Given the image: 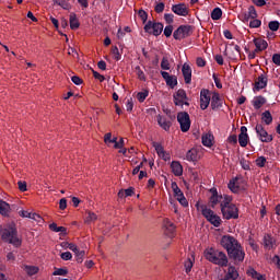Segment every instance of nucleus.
Segmentation results:
<instances>
[{
  "instance_id": "35",
  "label": "nucleus",
  "mask_w": 280,
  "mask_h": 280,
  "mask_svg": "<svg viewBox=\"0 0 280 280\" xmlns=\"http://www.w3.org/2000/svg\"><path fill=\"white\" fill-rule=\"evenodd\" d=\"M261 120L266 126H270V124H272V114H270V110H266L261 114Z\"/></svg>"
},
{
  "instance_id": "10",
  "label": "nucleus",
  "mask_w": 280,
  "mask_h": 280,
  "mask_svg": "<svg viewBox=\"0 0 280 280\" xmlns=\"http://www.w3.org/2000/svg\"><path fill=\"white\" fill-rule=\"evenodd\" d=\"M256 135L259 137V140L262 143H270L272 141V135H269L266 128H264V125H256L255 127Z\"/></svg>"
},
{
  "instance_id": "41",
  "label": "nucleus",
  "mask_w": 280,
  "mask_h": 280,
  "mask_svg": "<svg viewBox=\"0 0 280 280\" xmlns=\"http://www.w3.org/2000/svg\"><path fill=\"white\" fill-rule=\"evenodd\" d=\"M112 56L114 60H121V54L119 52V48L117 46L112 47Z\"/></svg>"
},
{
  "instance_id": "54",
  "label": "nucleus",
  "mask_w": 280,
  "mask_h": 280,
  "mask_svg": "<svg viewBox=\"0 0 280 280\" xmlns=\"http://www.w3.org/2000/svg\"><path fill=\"white\" fill-rule=\"evenodd\" d=\"M257 167H265L266 166V159L264 156H260L256 160Z\"/></svg>"
},
{
  "instance_id": "34",
  "label": "nucleus",
  "mask_w": 280,
  "mask_h": 280,
  "mask_svg": "<svg viewBox=\"0 0 280 280\" xmlns=\"http://www.w3.org/2000/svg\"><path fill=\"white\" fill-rule=\"evenodd\" d=\"M50 231H54V233H62V235H67V228L65 226H58L56 223L49 224Z\"/></svg>"
},
{
  "instance_id": "29",
  "label": "nucleus",
  "mask_w": 280,
  "mask_h": 280,
  "mask_svg": "<svg viewBox=\"0 0 280 280\" xmlns=\"http://www.w3.org/2000/svg\"><path fill=\"white\" fill-rule=\"evenodd\" d=\"M154 148L160 159H163V161H170V153L165 152V149H163V145L155 144Z\"/></svg>"
},
{
  "instance_id": "30",
  "label": "nucleus",
  "mask_w": 280,
  "mask_h": 280,
  "mask_svg": "<svg viewBox=\"0 0 280 280\" xmlns=\"http://www.w3.org/2000/svg\"><path fill=\"white\" fill-rule=\"evenodd\" d=\"M171 170H172L174 176H183V165L179 164V162L173 161L171 163Z\"/></svg>"
},
{
  "instance_id": "13",
  "label": "nucleus",
  "mask_w": 280,
  "mask_h": 280,
  "mask_svg": "<svg viewBox=\"0 0 280 280\" xmlns=\"http://www.w3.org/2000/svg\"><path fill=\"white\" fill-rule=\"evenodd\" d=\"M173 97L175 106H189V102H187V93L185 90H178Z\"/></svg>"
},
{
  "instance_id": "16",
  "label": "nucleus",
  "mask_w": 280,
  "mask_h": 280,
  "mask_svg": "<svg viewBox=\"0 0 280 280\" xmlns=\"http://www.w3.org/2000/svg\"><path fill=\"white\" fill-rule=\"evenodd\" d=\"M209 104H211V95L209 94V90H201L200 92V108L201 110H207L209 108Z\"/></svg>"
},
{
  "instance_id": "31",
  "label": "nucleus",
  "mask_w": 280,
  "mask_h": 280,
  "mask_svg": "<svg viewBox=\"0 0 280 280\" xmlns=\"http://www.w3.org/2000/svg\"><path fill=\"white\" fill-rule=\"evenodd\" d=\"M201 141H202V145H205L206 148H211V145H213V135L211 133L203 135L201 138Z\"/></svg>"
},
{
  "instance_id": "62",
  "label": "nucleus",
  "mask_w": 280,
  "mask_h": 280,
  "mask_svg": "<svg viewBox=\"0 0 280 280\" xmlns=\"http://www.w3.org/2000/svg\"><path fill=\"white\" fill-rule=\"evenodd\" d=\"M61 259L69 261L71 259V252L61 253Z\"/></svg>"
},
{
  "instance_id": "49",
  "label": "nucleus",
  "mask_w": 280,
  "mask_h": 280,
  "mask_svg": "<svg viewBox=\"0 0 280 280\" xmlns=\"http://www.w3.org/2000/svg\"><path fill=\"white\" fill-rule=\"evenodd\" d=\"M71 82H73V84H75L77 86L84 84V80H82V78H80L78 75H72Z\"/></svg>"
},
{
  "instance_id": "27",
  "label": "nucleus",
  "mask_w": 280,
  "mask_h": 280,
  "mask_svg": "<svg viewBox=\"0 0 280 280\" xmlns=\"http://www.w3.org/2000/svg\"><path fill=\"white\" fill-rule=\"evenodd\" d=\"M254 45L256 47L255 51H264V50L268 49V42H266L262 38H255Z\"/></svg>"
},
{
  "instance_id": "47",
  "label": "nucleus",
  "mask_w": 280,
  "mask_h": 280,
  "mask_svg": "<svg viewBox=\"0 0 280 280\" xmlns=\"http://www.w3.org/2000/svg\"><path fill=\"white\" fill-rule=\"evenodd\" d=\"M148 95H149V92H148V91L139 92V93L137 94V100H138V102H140V103L145 102V98L148 97Z\"/></svg>"
},
{
  "instance_id": "33",
  "label": "nucleus",
  "mask_w": 280,
  "mask_h": 280,
  "mask_svg": "<svg viewBox=\"0 0 280 280\" xmlns=\"http://www.w3.org/2000/svg\"><path fill=\"white\" fill-rule=\"evenodd\" d=\"M264 104H266V97L264 96H256L253 101V106L256 110H259Z\"/></svg>"
},
{
  "instance_id": "11",
  "label": "nucleus",
  "mask_w": 280,
  "mask_h": 280,
  "mask_svg": "<svg viewBox=\"0 0 280 280\" xmlns=\"http://www.w3.org/2000/svg\"><path fill=\"white\" fill-rule=\"evenodd\" d=\"M171 187L173 189L176 200H178V202L183 207H187L189 205V202H187V198H185V195L183 194V190H180V188L178 187V184H176V182H173L171 184Z\"/></svg>"
},
{
  "instance_id": "39",
  "label": "nucleus",
  "mask_w": 280,
  "mask_h": 280,
  "mask_svg": "<svg viewBox=\"0 0 280 280\" xmlns=\"http://www.w3.org/2000/svg\"><path fill=\"white\" fill-rule=\"evenodd\" d=\"M97 220V214L95 212H88V215L85 217V223L91 224V222H95Z\"/></svg>"
},
{
  "instance_id": "46",
  "label": "nucleus",
  "mask_w": 280,
  "mask_h": 280,
  "mask_svg": "<svg viewBox=\"0 0 280 280\" xmlns=\"http://www.w3.org/2000/svg\"><path fill=\"white\" fill-rule=\"evenodd\" d=\"M80 27V22L75 18V14L71 15V30H78Z\"/></svg>"
},
{
  "instance_id": "48",
  "label": "nucleus",
  "mask_w": 280,
  "mask_h": 280,
  "mask_svg": "<svg viewBox=\"0 0 280 280\" xmlns=\"http://www.w3.org/2000/svg\"><path fill=\"white\" fill-rule=\"evenodd\" d=\"M279 22L278 21H271L268 24L269 30H271V32H278L279 31Z\"/></svg>"
},
{
  "instance_id": "59",
  "label": "nucleus",
  "mask_w": 280,
  "mask_h": 280,
  "mask_svg": "<svg viewBox=\"0 0 280 280\" xmlns=\"http://www.w3.org/2000/svg\"><path fill=\"white\" fill-rule=\"evenodd\" d=\"M197 67H206L207 61L202 57H198L196 60Z\"/></svg>"
},
{
  "instance_id": "52",
  "label": "nucleus",
  "mask_w": 280,
  "mask_h": 280,
  "mask_svg": "<svg viewBox=\"0 0 280 280\" xmlns=\"http://www.w3.org/2000/svg\"><path fill=\"white\" fill-rule=\"evenodd\" d=\"M172 32H174V26L172 25L165 26L164 36H166V38H170V36H172Z\"/></svg>"
},
{
  "instance_id": "8",
  "label": "nucleus",
  "mask_w": 280,
  "mask_h": 280,
  "mask_svg": "<svg viewBox=\"0 0 280 280\" xmlns=\"http://www.w3.org/2000/svg\"><path fill=\"white\" fill-rule=\"evenodd\" d=\"M144 32L152 34V36H161L163 34V23L149 21L144 25Z\"/></svg>"
},
{
  "instance_id": "44",
  "label": "nucleus",
  "mask_w": 280,
  "mask_h": 280,
  "mask_svg": "<svg viewBox=\"0 0 280 280\" xmlns=\"http://www.w3.org/2000/svg\"><path fill=\"white\" fill-rule=\"evenodd\" d=\"M161 69H163L164 71H170V60L167 59V57L162 58Z\"/></svg>"
},
{
  "instance_id": "45",
  "label": "nucleus",
  "mask_w": 280,
  "mask_h": 280,
  "mask_svg": "<svg viewBox=\"0 0 280 280\" xmlns=\"http://www.w3.org/2000/svg\"><path fill=\"white\" fill-rule=\"evenodd\" d=\"M69 0H54V3L57 5H60V8H63V10H69Z\"/></svg>"
},
{
  "instance_id": "3",
  "label": "nucleus",
  "mask_w": 280,
  "mask_h": 280,
  "mask_svg": "<svg viewBox=\"0 0 280 280\" xmlns=\"http://www.w3.org/2000/svg\"><path fill=\"white\" fill-rule=\"evenodd\" d=\"M221 212L225 220H237L240 218V210L237 206L233 203V197L225 196V200L222 202Z\"/></svg>"
},
{
  "instance_id": "64",
  "label": "nucleus",
  "mask_w": 280,
  "mask_h": 280,
  "mask_svg": "<svg viewBox=\"0 0 280 280\" xmlns=\"http://www.w3.org/2000/svg\"><path fill=\"white\" fill-rule=\"evenodd\" d=\"M228 141L229 143H237V136L235 135H231L229 138H228Z\"/></svg>"
},
{
  "instance_id": "12",
  "label": "nucleus",
  "mask_w": 280,
  "mask_h": 280,
  "mask_svg": "<svg viewBox=\"0 0 280 280\" xmlns=\"http://www.w3.org/2000/svg\"><path fill=\"white\" fill-rule=\"evenodd\" d=\"M210 205L213 208H215L217 205H220L221 209H222V202H224L226 200V196L229 195H218V190L215 189H210Z\"/></svg>"
},
{
  "instance_id": "22",
  "label": "nucleus",
  "mask_w": 280,
  "mask_h": 280,
  "mask_svg": "<svg viewBox=\"0 0 280 280\" xmlns=\"http://www.w3.org/2000/svg\"><path fill=\"white\" fill-rule=\"evenodd\" d=\"M174 233H176V225L170 221V219L164 220V234L166 237H174Z\"/></svg>"
},
{
  "instance_id": "19",
  "label": "nucleus",
  "mask_w": 280,
  "mask_h": 280,
  "mask_svg": "<svg viewBox=\"0 0 280 280\" xmlns=\"http://www.w3.org/2000/svg\"><path fill=\"white\" fill-rule=\"evenodd\" d=\"M202 159V151L200 149L192 148L186 153V161H200Z\"/></svg>"
},
{
  "instance_id": "21",
  "label": "nucleus",
  "mask_w": 280,
  "mask_h": 280,
  "mask_svg": "<svg viewBox=\"0 0 280 280\" xmlns=\"http://www.w3.org/2000/svg\"><path fill=\"white\" fill-rule=\"evenodd\" d=\"M238 143L241 148L248 145V128L246 126L241 127V133L238 135Z\"/></svg>"
},
{
  "instance_id": "28",
  "label": "nucleus",
  "mask_w": 280,
  "mask_h": 280,
  "mask_svg": "<svg viewBox=\"0 0 280 280\" xmlns=\"http://www.w3.org/2000/svg\"><path fill=\"white\" fill-rule=\"evenodd\" d=\"M194 261H196V258L194 254H190L187 259L184 261L185 271L187 275L191 272V269L194 268Z\"/></svg>"
},
{
  "instance_id": "4",
  "label": "nucleus",
  "mask_w": 280,
  "mask_h": 280,
  "mask_svg": "<svg viewBox=\"0 0 280 280\" xmlns=\"http://www.w3.org/2000/svg\"><path fill=\"white\" fill-rule=\"evenodd\" d=\"M205 257L208 261H211V264H215V266H229V258L224 252L211 247L205 250Z\"/></svg>"
},
{
  "instance_id": "17",
  "label": "nucleus",
  "mask_w": 280,
  "mask_h": 280,
  "mask_svg": "<svg viewBox=\"0 0 280 280\" xmlns=\"http://www.w3.org/2000/svg\"><path fill=\"white\" fill-rule=\"evenodd\" d=\"M71 250L74 253V260L77 264H82V261H84V257H86V250L78 245H72Z\"/></svg>"
},
{
  "instance_id": "18",
  "label": "nucleus",
  "mask_w": 280,
  "mask_h": 280,
  "mask_svg": "<svg viewBox=\"0 0 280 280\" xmlns=\"http://www.w3.org/2000/svg\"><path fill=\"white\" fill-rule=\"evenodd\" d=\"M262 246L266 250H273V248H277V240L270 234H265L262 238Z\"/></svg>"
},
{
  "instance_id": "55",
  "label": "nucleus",
  "mask_w": 280,
  "mask_h": 280,
  "mask_svg": "<svg viewBox=\"0 0 280 280\" xmlns=\"http://www.w3.org/2000/svg\"><path fill=\"white\" fill-rule=\"evenodd\" d=\"M114 148L116 150H121V148H124V138H120L118 142H117V138H116V142H114Z\"/></svg>"
},
{
  "instance_id": "57",
  "label": "nucleus",
  "mask_w": 280,
  "mask_h": 280,
  "mask_svg": "<svg viewBox=\"0 0 280 280\" xmlns=\"http://www.w3.org/2000/svg\"><path fill=\"white\" fill-rule=\"evenodd\" d=\"M93 75L95 78V80H98V82H104V80H106V78H104V75L100 74V72L93 70Z\"/></svg>"
},
{
  "instance_id": "40",
  "label": "nucleus",
  "mask_w": 280,
  "mask_h": 280,
  "mask_svg": "<svg viewBox=\"0 0 280 280\" xmlns=\"http://www.w3.org/2000/svg\"><path fill=\"white\" fill-rule=\"evenodd\" d=\"M25 271L30 277H33V275L38 273V267H36V266H26Z\"/></svg>"
},
{
  "instance_id": "9",
  "label": "nucleus",
  "mask_w": 280,
  "mask_h": 280,
  "mask_svg": "<svg viewBox=\"0 0 280 280\" xmlns=\"http://www.w3.org/2000/svg\"><path fill=\"white\" fill-rule=\"evenodd\" d=\"M177 121L180 126L182 132H189V129L191 128V119L189 118V114L187 112L178 113Z\"/></svg>"
},
{
  "instance_id": "56",
  "label": "nucleus",
  "mask_w": 280,
  "mask_h": 280,
  "mask_svg": "<svg viewBox=\"0 0 280 280\" xmlns=\"http://www.w3.org/2000/svg\"><path fill=\"white\" fill-rule=\"evenodd\" d=\"M18 187L20 191H27V183L23 180L18 182Z\"/></svg>"
},
{
  "instance_id": "43",
  "label": "nucleus",
  "mask_w": 280,
  "mask_h": 280,
  "mask_svg": "<svg viewBox=\"0 0 280 280\" xmlns=\"http://www.w3.org/2000/svg\"><path fill=\"white\" fill-rule=\"evenodd\" d=\"M249 27H252L253 30H255L257 27H261V20H257V18L252 19L249 21Z\"/></svg>"
},
{
  "instance_id": "6",
  "label": "nucleus",
  "mask_w": 280,
  "mask_h": 280,
  "mask_svg": "<svg viewBox=\"0 0 280 280\" xmlns=\"http://www.w3.org/2000/svg\"><path fill=\"white\" fill-rule=\"evenodd\" d=\"M229 189L232 194H242L248 189V184L243 177H235L228 184Z\"/></svg>"
},
{
  "instance_id": "36",
  "label": "nucleus",
  "mask_w": 280,
  "mask_h": 280,
  "mask_svg": "<svg viewBox=\"0 0 280 280\" xmlns=\"http://www.w3.org/2000/svg\"><path fill=\"white\" fill-rule=\"evenodd\" d=\"M0 213L1 215H8L10 213V203L0 200Z\"/></svg>"
},
{
  "instance_id": "53",
  "label": "nucleus",
  "mask_w": 280,
  "mask_h": 280,
  "mask_svg": "<svg viewBox=\"0 0 280 280\" xmlns=\"http://www.w3.org/2000/svg\"><path fill=\"white\" fill-rule=\"evenodd\" d=\"M138 16L141 19L142 23H145V21H148V13L143 10L138 11Z\"/></svg>"
},
{
  "instance_id": "23",
  "label": "nucleus",
  "mask_w": 280,
  "mask_h": 280,
  "mask_svg": "<svg viewBox=\"0 0 280 280\" xmlns=\"http://www.w3.org/2000/svg\"><path fill=\"white\" fill-rule=\"evenodd\" d=\"M210 106L212 110H218L219 108H222V98L220 97V93H212Z\"/></svg>"
},
{
  "instance_id": "60",
  "label": "nucleus",
  "mask_w": 280,
  "mask_h": 280,
  "mask_svg": "<svg viewBox=\"0 0 280 280\" xmlns=\"http://www.w3.org/2000/svg\"><path fill=\"white\" fill-rule=\"evenodd\" d=\"M272 62L273 65H277V67H280V54H275L272 56Z\"/></svg>"
},
{
  "instance_id": "32",
  "label": "nucleus",
  "mask_w": 280,
  "mask_h": 280,
  "mask_svg": "<svg viewBox=\"0 0 280 280\" xmlns=\"http://www.w3.org/2000/svg\"><path fill=\"white\" fill-rule=\"evenodd\" d=\"M237 277H240V273H237V269H235V267H229L225 280H235L237 279Z\"/></svg>"
},
{
  "instance_id": "15",
  "label": "nucleus",
  "mask_w": 280,
  "mask_h": 280,
  "mask_svg": "<svg viewBox=\"0 0 280 280\" xmlns=\"http://www.w3.org/2000/svg\"><path fill=\"white\" fill-rule=\"evenodd\" d=\"M268 86V77L265 72L260 73L254 83V91H261Z\"/></svg>"
},
{
  "instance_id": "50",
  "label": "nucleus",
  "mask_w": 280,
  "mask_h": 280,
  "mask_svg": "<svg viewBox=\"0 0 280 280\" xmlns=\"http://www.w3.org/2000/svg\"><path fill=\"white\" fill-rule=\"evenodd\" d=\"M136 71L139 80H141L142 82H145V73L143 72V70H141V67L139 66L136 67Z\"/></svg>"
},
{
  "instance_id": "5",
  "label": "nucleus",
  "mask_w": 280,
  "mask_h": 280,
  "mask_svg": "<svg viewBox=\"0 0 280 280\" xmlns=\"http://www.w3.org/2000/svg\"><path fill=\"white\" fill-rule=\"evenodd\" d=\"M196 209L197 211H200L203 218H206L208 222L213 224V226H220V224H222V219H220V217L215 214L213 210L209 209L206 205L200 203V201L196 203Z\"/></svg>"
},
{
  "instance_id": "14",
  "label": "nucleus",
  "mask_w": 280,
  "mask_h": 280,
  "mask_svg": "<svg viewBox=\"0 0 280 280\" xmlns=\"http://www.w3.org/2000/svg\"><path fill=\"white\" fill-rule=\"evenodd\" d=\"M238 19L243 23H248V21H252V19H257V10H255V7L250 5L247 12H242L238 15Z\"/></svg>"
},
{
  "instance_id": "7",
  "label": "nucleus",
  "mask_w": 280,
  "mask_h": 280,
  "mask_svg": "<svg viewBox=\"0 0 280 280\" xmlns=\"http://www.w3.org/2000/svg\"><path fill=\"white\" fill-rule=\"evenodd\" d=\"M194 34V27L191 25H180L176 31L173 33V38L175 40H183V38H187Z\"/></svg>"
},
{
  "instance_id": "2",
  "label": "nucleus",
  "mask_w": 280,
  "mask_h": 280,
  "mask_svg": "<svg viewBox=\"0 0 280 280\" xmlns=\"http://www.w3.org/2000/svg\"><path fill=\"white\" fill-rule=\"evenodd\" d=\"M0 237L7 244L14 246V248H21L23 245V238L19 235V230L14 223H10L4 226L0 225Z\"/></svg>"
},
{
  "instance_id": "1",
  "label": "nucleus",
  "mask_w": 280,
  "mask_h": 280,
  "mask_svg": "<svg viewBox=\"0 0 280 280\" xmlns=\"http://www.w3.org/2000/svg\"><path fill=\"white\" fill-rule=\"evenodd\" d=\"M220 244L222 248L226 250L230 259H234L235 261H244L246 254L244 253V248H242L240 242L234 236H222Z\"/></svg>"
},
{
  "instance_id": "37",
  "label": "nucleus",
  "mask_w": 280,
  "mask_h": 280,
  "mask_svg": "<svg viewBox=\"0 0 280 280\" xmlns=\"http://www.w3.org/2000/svg\"><path fill=\"white\" fill-rule=\"evenodd\" d=\"M211 19L212 21H220L222 19V9L214 8L211 12Z\"/></svg>"
},
{
  "instance_id": "63",
  "label": "nucleus",
  "mask_w": 280,
  "mask_h": 280,
  "mask_svg": "<svg viewBox=\"0 0 280 280\" xmlns=\"http://www.w3.org/2000/svg\"><path fill=\"white\" fill-rule=\"evenodd\" d=\"M30 220H35V222H40L43 218L38 213H31Z\"/></svg>"
},
{
  "instance_id": "61",
  "label": "nucleus",
  "mask_w": 280,
  "mask_h": 280,
  "mask_svg": "<svg viewBox=\"0 0 280 280\" xmlns=\"http://www.w3.org/2000/svg\"><path fill=\"white\" fill-rule=\"evenodd\" d=\"M59 209L61 211H65V209H67V199L66 198L60 199V201H59Z\"/></svg>"
},
{
  "instance_id": "25",
  "label": "nucleus",
  "mask_w": 280,
  "mask_h": 280,
  "mask_svg": "<svg viewBox=\"0 0 280 280\" xmlns=\"http://www.w3.org/2000/svg\"><path fill=\"white\" fill-rule=\"evenodd\" d=\"M159 126L162 128V130H165L166 132L170 131V128H172V121L167 119V117L158 115L156 117Z\"/></svg>"
},
{
  "instance_id": "58",
  "label": "nucleus",
  "mask_w": 280,
  "mask_h": 280,
  "mask_svg": "<svg viewBox=\"0 0 280 280\" xmlns=\"http://www.w3.org/2000/svg\"><path fill=\"white\" fill-rule=\"evenodd\" d=\"M126 108L128 113H132V108H135V104L132 103V98H129L126 104Z\"/></svg>"
},
{
  "instance_id": "38",
  "label": "nucleus",
  "mask_w": 280,
  "mask_h": 280,
  "mask_svg": "<svg viewBox=\"0 0 280 280\" xmlns=\"http://www.w3.org/2000/svg\"><path fill=\"white\" fill-rule=\"evenodd\" d=\"M52 275L54 277H67V275H69V270L67 268H55Z\"/></svg>"
},
{
  "instance_id": "24",
  "label": "nucleus",
  "mask_w": 280,
  "mask_h": 280,
  "mask_svg": "<svg viewBox=\"0 0 280 280\" xmlns=\"http://www.w3.org/2000/svg\"><path fill=\"white\" fill-rule=\"evenodd\" d=\"M172 12L178 16H187V14H189V9L185 4H174L172 7Z\"/></svg>"
},
{
  "instance_id": "20",
  "label": "nucleus",
  "mask_w": 280,
  "mask_h": 280,
  "mask_svg": "<svg viewBox=\"0 0 280 280\" xmlns=\"http://www.w3.org/2000/svg\"><path fill=\"white\" fill-rule=\"evenodd\" d=\"M161 75L165 80L167 86L171 89H174L178 84V79L176 75H170V73L165 71H161Z\"/></svg>"
},
{
  "instance_id": "51",
  "label": "nucleus",
  "mask_w": 280,
  "mask_h": 280,
  "mask_svg": "<svg viewBox=\"0 0 280 280\" xmlns=\"http://www.w3.org/2000/svg\"><path fill=\"white\" fill-rule=\"evenodd\" d=\"M163 10H165V3L159 2L155 4L154 11L156 12V14H161V12H163Z\"/></svg>"
},
{
  "instance_id": "26",
  "label": "nucleus",
  "mask_w": 280,
  "mask_h": 280,
  "mask_svg": "<svg viewBox=\"0 0 280 280\" xmlns=\"http://www.w3.org/2000/svg\"><path fill=\"white\" fill-rule=\"evenodd\" d=\"M182 73L185 80L186 84H191V67H189V65L184 63L183 68H182Z\"/></svg>"
},
{
  "instance_id": "42",
  "label": "nucleus",
  "mask_w": 280,
  "mask_h": 280,
  "mask_svg": "<svg viewBox=\"0 0 280 280\" xmlns=\"http://www.w3.org/2000/svg\"><path fill=\"white\" fill-rule=\"evenodd\" d=\"M116 139L117 138H113V133L108 132L104 137V143H106V145H110V143H116Z\"/></svg>"
}]
</instances>
